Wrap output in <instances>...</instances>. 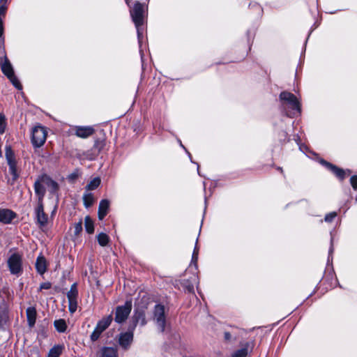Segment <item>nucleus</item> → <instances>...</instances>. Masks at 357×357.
I'll use <instances>...</instances> for the list:
<instances>
[{"instance_id":"obj_1","label":"nucleus","mask_w":357,"mask_h":357,"mask_svg":"<svg viewBox=\"0 0 357 357\" xmlns=\"http://www.w3.org/2000/svg\"><path fill=\"white\" fill-rule=\"evenodd\" d=\"M282 112L288 117L293 118L301 113V105L295 95L282 91L279 96Z\"/></svg>"},{"instance_id":"obj_2","label":"nucleus","mask_w":357,"mask_h":357,"mask_svg":"<svg viewBox=\"0 0 357 357\" xmlns=\"http://www.w3.org/2000/svg\"><path fill=\"white\" fill-rule=\"evenodd\" d=\"M145 12H146L145 4L141 3L138 1L135 3L132 9L130 10V15H131L132 21L134 22L136 29H137L139 43H141V38L142 37V34H143V31H144L143 24H144Z\"/></svg>"},{"instance_id":"obj_3","label":"nucleus","mask_w":357,"mask_h":357,"mask_svg":"<svg viewBox=\"0 0 357 357\" xmlns=\"http://www.w3.org/2000/svg\"><path fill=\"white\" fill-rule=\"evenodd\" d=\"M7 264L10 274L19 277L22 273V257L19 253L10 255L7 260Z\"/></svg>"},{"instance_id":"obj_4","label":"nucleus","mask_w":357,"mask_h":357,"mask_svg":"<svg viewBox=\"0 0 357 357\" xmlns=\"http://www.w3.org/2000/svg\"><path fill=\"white\" fill-rule=\"evenodd\" d=\"M47 130L45 127L40 125L36 126L31 131V143L35 148L42 146L47 139Z\"/></svg>"},{"instance_id":"obj_5","label":"nucleus","mask_w":357,"mask_h":357,"mask_svg":"<svg viewBox=\"0 0 357 357\" xmlns=\"http://www.w3.org/2000/svg\"><path fill=\"white\" fill-rule=\"evenodd\" d=\"M132 301H126L124 305H119L116 308L114 321L122 324L126 321L132 310Z\"/></svg>"},{"instance_id":"obj_6","label":"nucleus","mask_w":357,"mask_h":357,"mask_svg":"<svg viewBox=\"0 0 357 357\" xmlns=\"http://www.w3.org/2000/svg\"><path fill=\"white\" fill-rule=\"evenodd\" d=\"M9 307L6 300L0 301V330L5 331L10 325Z\"/></svg>"},{"instance_id":"obj_7","label":"nucleus","mask_w":357,"mask_h":357,"mask_svg":"<svg viewBox=\"0 0 357 357\" xmlns=\"http://www.w3.org/2000/svg\"><path fill=\"white\" fill-rule=\"evenodd\" d=\"M153 319L158 327L163 332L165 328L166 319L165 314V307L162 305L158 304L155 306L153 311Z\"/></svg>"},{"instance_id":"obj_8","label":"nucleus","mask_w":357,"mask_h":357,"mask_svg":"<svg viewBox=\"0 0 357 357\" xmlns=\"http://www.w3.org/2000/svg\"><path fill=\"white\" fill-rule=\"evenodd\" d=\"M319 162L325 166L331 172H333L340 180L344 179L347 176H349L351 173L350 169L344 170L343 169L339 168L337 166L333 165V164L328 162L323 159H321Z\"/></svg>"},{"instance_id":"obj_9","label":"nucleus","mask_w":357,"mask_h":357,"mask_svg":"<svg viewBox=\"0 0 357 357\" xmlns=\"http://www.w3.org/2000/svg\"><path fill=\"white\" fill-rule=\"evenodd\" d=\"M36 219L40 227H44L47 224L48 217L44 211L43 202L38 203L34 211Z\"/></svg>"},{"instance_id":"obj_10","label":"nucleus","mask_w":357,"mask_h":357,"mask_svg":"<svg viewBox=\"0 0 357 357\" xmlns=\"http://www.w3.org/2000/svg\"><path fill=\"white\" fill-rule=\"evenodd\" d=\"M132 328L130 326L128 331L121 333L119 337V344L123 349H128L133 340Z\"/></svg>"},{"instance_id":"obj_11","label":"nucleus","mask_w":357,"mask_h":357,"mask_svg":"<svg viewBox=\"0 0 357 357\" xmlns=\"http://www.w3.org/2000/svg\"><path fill=\"white\" fill-rule=\"evenodd\" d=\"M7 161L8 165V172L12 175L10 183L13 184L19 177V174L17 169V163L15 159L8 156H7Z\"/></svg>"},{"instance_id":"obj_12","label":"nucleus","mask_w":357,"mask_h":357,"mask_svg":"<svg viewBox=\"0 0 357 357\" xmlns=\"http://www.w3.org/2000/svg\"><path fill=\"white\" fill-rule=\"evenodd\" d=\"M16 217V213L12 210L3 208L0 209V222L10 224Z\"/></svg>"},{"instance_id":"obj_13","label":"nucleus","mask_w":357,"mask_h":357,"mask_svg":"<svg viewBox=\"0 0 357 357\" xmlns=\"http://www.w3.org/2000/svg\"><path fill=\"white\" fill-rule=\"evenodd\" d=\"M1 70L2 73L7 77H9L14 74V70L12 64L6 56H4L1 61Z\"/></svg>"},{"instance_id":"obj_14","label":"nucleus","mask_w":357,"mask_h":357,"mask_svg":"<svg viewBox=\"0 0 357 357\" xmlns=\"http://www.w3.org/2000/svg\"><path fill=\"white\" fill-rule=\"evenodd\" d=\"M94 132V129L91 126H77L75 128V135L80 138H87Z\"/></svg>"},{"instance_id":"obj_15","label":"nucleus","mask_w":357,"mask_h":357,"mask_svg":"<svg viewBox=\"0 0 357 357\" xmlns=\"http://www.w3.org/2000/svg\"><path fill=\"white\" fill-rule=\"evenodd\" d=\"M110 202L108 199H102L98 206V215L99 220H102L107 214Z\"/></svg>"},{"instance_id":"obj_16","label":"nucleus","mask_w":357,"mask_h":357,"mask_svg":"<svg viewBox=\"0 0 357 357\" xmlns=\"http://www.w3.org/2000/svg\"><path fill=\"white\" fill-rule=\"evenodd\" d=\"M33 188L35 193L38 197V203L43 202V198L46 192V189L44 185L36 179L34 183Z\"/></svg>"},{"instance_id":"obj_17","label":"nucleus","mask_w":357,"mask_h":357,"mask_svg":"<svg viewBox=\"0 0 357 357\" xmlns=\"http://www.w3.org/2000/svg\"><path fill=\"white\" fill-rule=\"evenodd\" d=\"M36 268L40 275L44 274L47 271V261L42 255H40L36 259Z\"/></svg>"},{"instance_id":"obj_18","label":"nucleus","mask_w":357,"mask_h":357,"mask_svg":"<svg viewBox=\"0 0 357 357\" xmlns=\"http://www.w3.org/2000/svg\"><path fill=\"white\" fill-rule=\"evenodd\" d=\"M26 314L28 325L30 328H32L36 324V310L34 307H29L26 310Z\"/></svg>"},{"instance_id":"obj_19","label":"nucleus","mask_w":357,"mask_h":357,"mask_svg":"<svg viewBox=\"0 0 357 357\" xmlns=\"http://www.w3.org/2000/svg\"><path fill=\"white\" fill-rule=\"evenodd\" d=\"M100 357H118L117 349L114 347H104L100 351Z\"/></svg>"},{"instance_id":"obj_20","label":"nucleus","mask_w":357,"mask_h":357,"mask_svg":"<svg viewBox=\"0 0 357 357\" xmlns=\"http://www.w3.org/2000/svg\"><path fill=\"white\" fill-rule=\"evenodd\" d=\"M112 321V316L110 314L99 321L96 327H97L100 331V332L102 333L111 324Z\"/></svg>"},{"instance_id":"obj_21","label":"nucleus","mask_w":357,"mask_h":357,"mask_svg":"<svg viewBox=\"0 0 357 357\" xmlns=\"http://www.w3.org/2000/svg\"><path fill=\"white\" fill-rule=\"evenodd\" d=\"M250 344L245 343L243 347L236 350L232 354L231 357H247L249 352Z\"/></svg>"},{"instance_id":"obj_22","label":"nucleus","mask_w":357,"mask_h":357,"mask_svg":"<svg viewBox=\"0 0 357 357\" xmlns=\"http://www.w3.org/2000/svg\"><path fill=\"white\" fill-rule=\"evenodd\" d=\"M7 10V7L4 5L0 6V45L3 43V18L4 17Z\"/></svg>"},{"instance_id":"obj_23","label":"nucleus","mask_w":357,"mask_h":357,"mask_svg":"<svg viewBox=\"0 0 357 357\" xmlns=\"http://www.w3.org/2000/svg\"><path fill=\"white\" fill-rule=\"evenodd\" d=\"M133 325L130 326L132 328V330H135L137 324L140 323L142 326H144L146 324L145 315L143 312H137L136 313L133 317Z\"/></svg>"},{"instance_id":"obj_24","label":"nucleus","mask_w":357,"mask_h":357,"mask_svg":"<svg viewBox=\"0 0 357 357\" xmlns=\"http://www.w3.org/2000/svg\"><path fill=\"white\" fill-rule=\"evenodd\" d=\"M78 290L77 284L74 283L71 285L70 290L67 293V298L68 301H77Z\"/></svg>"},{"instance_id":"obj_25","label":"nucleus","mask_w":357,"mask_h":357,"mask_svg":"<svg viewBox=\"0 0 357 357\" xmlns=\"http://www.w3.org/2000/svg\"><path fill=\"white\" fill-rule=\"evenodd\" d=\"M63 349L62 345H54L48 352L47 357H59Z\"/></svg>"},{"instance_id":"obj_26","label":"nucleus","mask_w":357,"mask_h":357,"mask_svg":"<svg viewBox=\"0 0 357 357\" xmlns=\"http://www.w3.org/2000/svg\"><path fill=\"white\" fill-rule=\"evenodd\" d=\"M54 326L56 330L59 333H64L67 328L66 322L63 319L55 320L54 321Z\"/></svg>"},{"instance_id":"obj_27","label":"nucleus","mask_w":357,"mask_h":357,"mask_svg":"<svg viewBox=\"0 0 357 357\" xmlns=\"http://www.w3.org/2000/svg\"><path fill=\"white\" fill-rule=\"evenodd\" d=\"M84 226L87 233L93 234L94 231L93 222L89 216H86L84 218Z\"/></svg>"},{"instance_id":"obj_28","label":"nucleus","mask_w":357,"mask_h":357,"mask_svg":"<svg viewBox=\"0 0 357 357\" xmlns=\"http://www.w3.org/2000/svg\"><path fill=\"white\" fill-rule=\"evenodd\" d=\"M100 184V178L99 177H96L93 180H91L86 185V190H93L96 189Z\"/></svg>"},{"instance_id":"obj_29","label":"nucleus","mask_w":357,"mask_h":357,"mask_svg":"<svg viewBox=\"0 0 357 357\" xmlns=\"http://www.w3.org/2000/svg\"><path fill=\"white\" fill-rule=\"evenodd\" d=\"M94 202L93 196L91 193H84L83 195V202L86 208L92 206Z\"/></svg>"},{"instance_id":"obj_30","label":"nucleus","mask_w":357,"mask_h":357,"mask_svg":"<svg viewBox=\"0 0 357 357\" xmlns=\"http://www.w3.org/2000/svg\"><path fill=\"white\" fill-rule=\"evenodd\" d=\"M97 240L100 246H106L107 243H109V236L105 234V233H100L97 236Z\"/></svg>"},{"instance_id":"obj_31","label":"nucleus","mask_w":357,"mask_h":357,"mask_svg":"<svg viewBox=\"0 0 357 357\" xmlns=\"http://www.w3.org/2000/svg\"><path fill=\"white\" fill-rule=\"evenodd\" d=\"M197 241H198L197 239ZM198 255H199V248L197 246V241H196V244L192 252V259H191V265H194L195 268H197V261H198Z\"/></svg>"},{"instance_id":"obj_32","label":"nucleus","mask_w":357,"mask_h":357,"mask_svg":"<svg viewBox=\"0 0 357 357\" xmlns=\"http://www.w3.org/2000/svg\"><path fill=\"white\" fill-rule=\"evenodd\" d=\"M37 180L40 182L41 183H43V185H44L45 188L46 189L47 188H48L49 185H50V182H52L54 180H52L49 176L46 175V174H43V175H41L40 176Z\"/></svg>"},{"instance_id":"obj_33","label":"nucleus","mask_w":357,"mask_h":357,"mask_svg":"<svg viewBox=\"0 0 357 357\" xmlns=\"http://www.w3.org/2000/svg\"><path fill=\"white\" fill-rule=\"evenodd\" d=\"M59 188V184L55 181L50 182L48 188H47L49 192L52 195L56 194Z\"/></svg>"},{"instance_id":"obj_34","label":"nucleus","mask_w":357,"mask_h":357,"mask_svg":"<svg viewBox=\"0 0 357 357\" xmlns=\"http://www.w3.org/2000/svg\"><path fill=\"white\" fill-rule=\"evenodd\" d=\"M8 79L10 81V82L13 84V86L17 88V89H22V85L18 80L17 77L15 75V73L12 75V76H10L8 77Z\"/></svg>"},{"instance_id":"obj_35","label":"nucleus","mask_w":357,"mask_h":357,"mask_svg":"<svg viewBox=\"0 0 357 357\" xmlns=\"http://www.w3.org/2000/svg\"><path fill=\"white\" fill-rule=\"evenodd\" d=\"M183 284V287L185 290L189 293H194V285L189 280H184Z\"/></svg>"},{"instance_id":"obj_36","label":"nucleus","mask_w":357,"mask_h":357,"mask_svg":"<svg viewBox=\"0 0 357 357\" xmlns=\"http://www.w3.org/2000/svg\"><path fill=\"white\" fill-rule=\"evenodd\" d=\"M337 215V213L336 212H331L325 215L324 221L326 222H332Z\"/></svg>"},{"instance_id":"obj_37","label":"nucleus","mask_w":357,"mask_h":357,"mask_svg":"<svg viewBox=\"0 0 357 357\" xmlns=\"http://www.w3.org/2000/svg\"><path fill=\"white\" fill-rule=\"evenodd\" d=\"M101 333H102V332H100V331L97 327H96L94 331H93V333L91 335V340L93 342L96 341L100 337Z\"/></svg>"},{"instance_id":"obj_38","label":"nucleus","mask_w":357,"mask_h":357,"mask_svg":"<svg viewBox=\"0 0 357 357\" xmlns=\"http://www.w3.org/2000/svg\"><path fill=\"white\" fill-rule=\"evenodd\" d=\"M6 128V119L2 113H0V134L4 132Z\"/></svg>"},{"instance_id":"obj_39","label":"nucleus","mask_w":357,"mask_h":357,"mask_svg":"<svg viewBox=\"0 0 357 357\" xmlns=\"http://www.w3.org/2000/svg\"><path fill=\"white\" fill-rule=\"evenodd\" d=\"M68 308L71 313H74L77 308V301H68Z\"/></svg>"},{"instance_id":"obj_40","label":"nucleus","mask_w":357,"mask_h":357,"mask_svg":"<svg viewBox=\"0 0 357 357\" xmlns=\"http://www.w3.org/2000/svg\"><path fill=\"white\" fill-rule=\"evenodd\" d=\"M82 231V222L80 220L79 222L75 224L74 233L75 235H79Z\"/></svg>"},{"instance_id":"obj_41","label":"nucleus","mask_w":357,"mask_h":357,"mask_svg":"<svg viewBox=\"0 0 357 357\" xmlns=\"http://www.w3.org/2000/svg\"><path fill=\"white\" fill-rule=\"evenodd\" d=\"M350 183L352 186V188H354V190H357V176H352L351 178H350Z\"/></svg>"},{"instance_id":"obj_42","label":"nucleus","mask_w":357,"mask_h":357,"mask_svg":"<svg viewBox=\"0 0 357 357\" xmlns=\"http://www.w3.org/2000/svg\"><path fill=\"white\" fill-rule=\"evenodd\" d=\"M8 291L6 289H0V301L5 300L7 296Z\"/></svg>"},{"instance_id":"obj_43","label":"nucleus","mask_w":357,"mask_h":357,"mask_svg":"<svg viewBox=\"0 0 357 357\" xmlns=\"http://www.w3.org/2000/svg\"><path fill=\"white\" fill-rule=\"evenodd\" d=\"M51 283L49 282H43L40 285V289H50L51 288Z\"/></svg>"},{"instance_id":"obj_44","label":"nucleus","mask_w":357,"mask_h":357,"mask_svg":"<svg viewBox=\"0 0 357 357\" xmlns=\"http://www.w3.org/2000/svg\"><path fill=\"white\" fill-rule=\"evenodd\" d=\"M231 339H232V336L229 332H228V331L224 332V340L226 342H229L231 340Z\"/></svg>"},{"instance_id":"obj_45","label":"nucleus","mask_w":357,"mask_h":357,"mask_svg":"<svg viewBox=\"0 0 357 357\" xmlns=\"http://www.w3.org/2000/svg\"><path fill=\"white\" fill-rule=\"evenodd\" d=\"M178 144H180V146L185 151V152L187 153V154L188 155L191 162H192V158H191V154L190 153V152L185 149V147L183 145L180 139H178Z\"/></svg>"},{"instance_id":"obj_46","label":"nucleus","mask_w":357,"mask_h":357,"mask_svg":"<svg viewBox=\"0 0 357 357\" xmlns=\"http://www.w3.org/2000/svg\"><path fill=\"white\" fill-rule=\"evenodd\" d=\"M299 149L302 151V152H305V151H307V148L305 147V146H300L299 145Z\"/></svg>"},{"instance_id":"obj_47","label":"nucleus","mask_w":357,"mask_h":357,"mask_svg":"<svg viewBox=\"0 0 357 357\" xmlns=\"http://www.w3.org/2000/svg\"><path fill=\"white\" fill-rule=\"evenodd\" d=\"M7 1H8V0H0V6L2 5H4L5 6L7 7V6H6Z\"/></svg>"},{"instance_id":"obj_48","label":"nucleus","mask_w":357,"mask_h":357,"mask_svg":"<svg viewBox=\"0 0 357 357\" xmlns=\"http://www.w3.org/2000/svg\"><path fill=\"white\" fill-rule=\"evenodd\" d=\"M333 252V245H331V246L329 249V255L332 254Z\"/></svg>"},{"instance_id":"obj_49","label":"nucleus","mask_w":357,"mask_h":357,"mask_svg":"<svg viewBox=\"0 0 357 357\" xmlns=\"http://www.w3.org/2000/svg\"><path fill=\"white\" fill-rule=\"evenodd\" d=\"M278 169H279V171H280L281 172H283V171H282V169L281 167H278Z\"/></svg>"},{"instance_id":"obj_50","label":"nucleus","mask_w":357,"mask_h":357,"mask_svg":"<svg viewBox=\"0 0 357 357\" xmlns=\"http://www.w3.org/2000/svg\"><path fill=\"white\" fill-rule=\"evenodd\" d=\"M194 280H197V278H196V276H195V275L194 276Z\"/></svg>"}]
</instances>
